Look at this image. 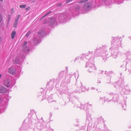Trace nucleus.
Wrapping results in <instances>:
<instances>
[{"label":"nucleus","mask_w":131,"mask_h":131,"mask_svg":"<svg viewBox=\"0 0 131 131\" xmlns=\"http://www.w3.org/2000/svg\"><path fill=\"white\" fill-rule=\"evenodd\" d=\"M88 71L90 72H93L96 69L95 65L90 67H87Z\"/></svg>","instance_id":"nucleus-14"},{"label":"nucleus","mask_w":131,"mask_h":131,"mask_svg":"<svg viewBox=\"0 0 131 131\" xmlns=\"http://www.w3.org/2000/svg\"><path fill=\"white\" fill-rule=\"evenodd\" d=\"M50 13V12H49V13H47L45 15H44V16H42L41 18V19H43V18H44L45 16H47L48 15V14H49V13Z\"/></svg>","instance_id":"nucleus-31"},{"label":"nucleus","mask_w":131,"mask_h":131,"mask_svg":"<svg viewBox=\"0 0 131 131\" xmlns=\"http://www.w3.org/2000/svg\"><path fill=\"white\" fill-rule=\"evenodd\" d=\"M103 71H100V72H99V73H103Z\"/></svg>","instance_id":"nucleus-42"},{"label":"nucleus","mask_w":131,"mask_h":131,"mask_svg":"<svg viewBox=\"0 0 131 131\" xmlns=\"http://www.w3.org/2000/svg\"><path fill=\"white\" fill-rule=\"evenodd\" d=\"M31 130H32V131H33V129H31Z\"/></svg>","instance_id":"nucleus-53"},{"label":"nucleus","mask_w":131,"mask_h":131,"mask_svg":"<svg viewBox=\"0 0 131 131\" xmlns=\"http://www.w3.org/2000/svg\"><path fill=\"white\" fill-rule=\"evenodd\" d=\"M97 1H98V0H96V1H95V3H97Z\"/></svg>","instance_id":"nucleus-46"},{"label":"nucleus","mask_w":131,"mask_h":131,"mask_svg":"<svg viewBox=\"0 0 131 131\" xmlns=\"http://www.w3.org/2000/svg\"><path fill=\"white\" fill-rule=\"evenodd\" d=\"M7 92L6 88L4 86H1L0 88V92L2 93H6Z\"/></svg>","instance_id":"nucleus-15"},{"label":"nucleus","mask_w":131,"mask_h":131,"mask_svg":"<svg viewBox=\"0 0 131 131\" xmlns=\"http://www.w3.org/2000/svg\"><path fill=\"white\" fill-rule=\"evenodd\" d=\"M2 38H1V37H0V42L2 40Z\"/></svg>","instance_id":"nucleus-44"},{"label":"nucleus","mask_w":131,"mask_h":131,"mask_svg":"<svg viewBox=\"0 0 131 131\" xmlns=\"http://www.w3.org/2000/svg\"><path fill=\"white\" fill-rule=\"evenodd\" d=\"M88 0H81L80 1L77 2L79 3H85L88 1Z\"/></svg>","instance_id":"nucleus-24"},{"label":"nucleus","mask_w":131,"mask_h":131,"mask_svg":"<svg viewBox=\"0 0 131 131\" xmlns=\"http://www.w3.org/2000/svg\"><path fill=\"white\" fill-rule=\"evenodd\" d=\"M72 1V0H68L66 1V4H68L70 2Z\"/></svg>","instance_id":"nucleus-35"},{"label":"nucleus","mask_w":131,"mask_h":131,"mask_svg":"<svg viewBox=\"0 0 131 131\" xmlns=\"http://www.w3.org/2000/svg\"><path fill=\"white\" fill-rule=\"evenodd\" d=\"M78 88V89H79V88L78 87V88Z\"/></svg>","instance_id":"nucleus-56"},{"label":"nucleus","mask_w":131,"mask_h":131,"mask_svg":"<svg viewBox=\"0 0 131 131\" xmlns=\"http://www.w3.org/2000/svg\"><path fill=\"white\" fill-rule=\"evenodd\" d=\"M27 42L26 41H25L23 43V51L25 52H26L27 50H29L28 48L26 47L25 48H24L25 46L27 44Z\"/></svg>","instance_id":"nucleus-16"},{"label":"nucleus","mask_w":131,"mask_h":131,"mask_svg":"<svg viewBox=\"0 0 131 131\" xmlns=\"http://www.w3.org/2000/svg\"><path fill=\"white\" fill-rule=\"evenodd\" d=\"M110 95L112 96H114V97H113V99H112V101L115 102H117L118 101V99L117 98V97H118V95L117 94H114L113 93H109Z\"/></svg>","instance_id":"nucleus-13"},{"label":"nucleus","mask_w":131,"mask_h":131,"mask_svg":"<svg viewBox=\"0 0 131 131\" xmlns=\"http://www.w3.org/2000/svg\"><path fill=\"white\" fill-rule=\"evenodd\" d=\"M33 40L34 41V42L35 44H37L40 42V40L39 39L37 38H34L33 39Z\"/></svg>","instance_id":"nucleus-17"},{"label":"nucleus","mask_w":131,"mask_h":131,"mask_svg":"<svg viewBox=\"0 0 131 131\" xmlns=\"http://www.w3.org/2000/svg\"><path fill=\"white\" fill-rule=\"evenodd\" d=\"M119 0H101L100 2L102 5H105L106 7L111 8L113 3H116L118 4L121 3Z\"/></svg>","instance_id":"nucleus-4"},{"label":"nucleus","mask_w":131,"mask_h":131,"mask_svg":"<svg viewBox=\"0 0 131 131\" xmlns=\"http://www.w3.org/2000/svg\"><path fill=\"white\" fill-rule=\"evenodd\" d=\"M111 99L110 98H107V97H105L104 99V101L108 102L111 101Z\"/></svg>","instance_id":"nucleus-19"},{"label":"nucleus","mask_w":131,"mask_h":131,"mask_svg":"<svg viewBox=\"0 0 131 131\" xmlns=\"http://www.w3.org/2000/svg\"><path fill=\"white\" fill-rule=\"evenodd\" d=\"M129 38H130V39H131V37H129Z\"/></svg>","instance_id":"nucleus-50"},{"label":"nucleus","mask_w":131,"mask_h":131,"mask_svg":"<svg viewBox=\"0 0 131 131\" xmlns=\"http://www.w3.org/2000/svg\"><path fill=\"white\" fill-rule=\"evenodd\" d=\"M46 34V32L44 29L39 30L38 34V36L40 38L45 35Z\"/></svg>","instance_id":"nucleus-12"},{"label":"nucleus","mask_w":131,"mask_h":131,"mask_svg":"<svg viewBox=\"0 0 131 131\" xmlns=\"http://www.w3.org/2000/svg\"><path fill=\"white\" fill-rule=\"evenodd\" d=\"M78 102L75 103L74 104V108H75V107H74V106L75 107V106H78H78H79V105H78V104H76ZM77 107H75V108H77Z\"/></svg>","instance_id":"nucleus-34"},{"label":"nucleus","mask_w":131,"mask_h":131,"mask_svg":"<svg viewBox=\"0 0 131 131\" xmlns=\"http://www.w3.org/2000/svg\"><path fill=\"white\" fill-rule=\"evenodd\" d=\"M91 89L94 90L95 89V88L94 87H92Z\"/></svg>","instance_id":"nucleus-43"},{"label":"nucleus","mask_w":131,"mask_h":131,"mask_svg":"<svg viewBox=\"0 0 131 131\" xmlns=\"http://www.w3.org/2000/svg\"><path fill=\"white\" fill-rule=\"evenodd\" d=\"M20 15H19L17 17V18L16 19L17 20H19V17H20Z\"/></svg>","instance_id":"nucleus-37"},{"label":"nucleus","mask_w":131,"mask_h":131,"mask_svg":"<svg viewBox=\"0 0 131 131\" xmlns=\"http://www.w3.org/2000/svg\"><path fill=\"white\" fill-rule=\"evenodd\" d=\"M98 89H97V91H98Z\"/></svg>","instance_id":"nucleus-54"},{"label":"nucleus","mask_w":131,"mask_h":131,"mask_svg":"<svg viewBox=\"0 0 131 131\" xmlns=\"http://www.w3.org/2000/svg\"><path fill=\"white\" fill-rule=\"evenodd\" d=\"M62 4L61 3H59L58 4H56V6H61L62 5Z\"/></svg>","instance_id":"nucleus-33"},{"label":"nucleus","mask_w":131,"mask_h":131,"mask_svg":"<svg viewBox=\"0 0 131 131\" xmlns=\"http://www.w3.org/2000/svg\"><path fill=\"white\" fill-rule=\"evenodd\" d=\"M99 121H100L101 122V123H103V124H104V121L103 120V119L102 118V117L100 118L99 119Z\"/></svg>","instance_id":"nucleus-27"},{"label":"nucleus","mask_w":131,"mask_h":131,"mask_svg":"<svg viewBox=\"0 0 131 131\" xmlns=\"http://www.w3.org/2000/svg\"><path fill=\"white\" fill-rule=\"evenodd\" d=\"M103 97H101L100 99V101L101 102H103Z\"/></svg>","instance_id":"nucleus-32"},{"label":"nucleus","mask_w":131,"mask_h":131,"mask_svg":"<svg viewBox=\"0 0 131 131\" xmlns=\"http://www.w3.org/2000/svg\"><path fill=\"white\" fill-rule=\"evenodd\" d=\"M11 10L13 11V12L12 13H13V8H12V9Z\"/></svg>","instance_id":"nucleus-47"},{"label":"nucleus","mask_w":131,"mask_h":131,"mask_svg":"<svg viewBox=\"0 0 131 131\" xmlns=\"http://www.w3.org/2000/svg\"><path fill=\"white\" fill-rule=\"evenodd\" d=\"M3 106H4V108H4L5 109V108H6V107H5V105H4H4H3Z\"/></svg>","instance_id":"nucleus-45"},{"label":"nucleus","mask_w":131,"mask_h":131,"mask_svg":"<svg viewBox=\"0 0 131 131\" xmlns=\"http://www.w3.org/2000/svg\"><path fill=\"white\" fill-rule=\"evenodd\" d=\"M120 38L119 37L114 38L112 41V47L110 49L112 50V55L113 57L116 59L118 57L119 52L118 48L121 45L119 41Z\"/></svg>","instance_id":"nucleus-1"},{"label":"nucleus","mask_w":131,"mask_h":131,"mask_svg":"<svg viewBox=\"0 0 131 131\" xmlns=\"http://www.w3.org/2000/svg\"><path fill=\"white\" fill-rule=\"evenodd\" d=\"M34 126L33 125L32 126V127H31V128H33L34 127Z\"/></svg>","instance_id":"nucleus-48"},{"label":"nucleus","mask_w":131,"mask_h":131,"mask_svg":"<svg viewBox=\"0 0 131 131\" xmlns=\"http://www.w3.org/2000/svg\"><path fill=\"white\" fill-rule=\"evenodd\" d=\"M101 92V91H98V93H99V92Z\"/></svg>","instance_id":"nucleus-51"},{"label":"nucleus","mask_w":131,"mask_h":131,"mask_svg":"<svg viewBox=\"0 0 131 131\" xmlns=\"http://www.w3.org/2000/svg\"><path fill=\"white\" fill-rule=\"evenodd\" d=\"M81 90L82 91H84L86 90L85 87L83 86H81ZM89 90V89H87V91H88V90Z\"/></svg>","instance_id":"nucleus-22"},{"label":"nucleus","mask_w":131,"mask_h":131,"mask_svg":"<svg viewBox=\"0 0 131 131\" xmlns=\"http://www.w3.org/2000/svg\"><path fill=\"white\" fill-rule=\"evenodd\" d=\"M75 104L79 105H80V106L78 105L77 106H74L75 107H79L81 109L85 110H86L87 109V105L86 104H82L81 103L79 102H78Z\"/></svg>","instance_id":"nucleus-8"},{"label":"nucleus","mask_w":131,"mask_h":131,"mask_svg":"<svg viewBox=\"0 0 131 131\" xmlns=\"http://www.w3.org/2000/svg\"><path fill=\"white\" fill-rule=\"evenodd\" d=\"M20 69L19 66L15 64L12 67L10 68L9 69L8 72L10 74L15 75L16 76V78H18L19 77V75L18 73L17 72V71L20 72Z\"/></svg>","instance_id":"nucleus-5"},{"label":"nucleus","mask_w":131,"mask_h":131,"mask_svg":"<svg viewBox=\"0 0 131 131\" xmlns=\"http://www.w3.org/2000/svg\"><path fill=\"white\" fill-rule=\"evenodd\" d=\"M125 89H127V91L128 92H129L130 91L129 87L127 86L125 87Z\"/></svg>","instance_id":"nucleus-28"},{"label":"nucleus","mask_w":131,"mask_h":131,"mask_svg":"<svg viewBox=\"0 0 131 131\" xmlns=\"http://www.w3.org/2000/svg\"><path fill=\"white\" fill-rule=\"evenodd\" d=\"M26 7V5H20V7L21 8H24Z\"/></svg>","instance_id":"nucleus-29"},{"label":"nucleus","mask_w":131,"mask_h":131,"mask_svg":"<svg viewBox=\"0 0 131 131\" xmlns=\"http://www.w3.org/2000/svg\"><path fill=\"white\" fill-rule=\"evenodd\" d=\"M126 106V104H125L124 105V106H122V107L125 110V109H126L125 107Z\"/></svg>","instance_id":"nucleus-36"},{"label":"nucleus","mask_w":131,"mask_h":131,"mask_svg":"<svg viewBox=\"0 0 131 131\" xmlns=\"http://www.w3.org/2000/svg\"><path fill=\"white\" fill-rule=\"evenodd\" d=\"M16 34V32L15 31H13L11 34V38L12 39H13L15 36Z\"/></svg>","instance_id":"nucleus-20"},{"label":"nucleus","mask_w":131,"mask_h":131,"mask_svg":"<svg viewBox=\"0 0 131 131\" xmlns=\"http://www.w3.org/2000/svg\"><path fill=\"white\" fill-rule=\"evenodd\" d=\"M18 20L16 19L15 21L14 22V25H13L14 27L15 28L16 27L18 23Z\"/></svg>","instance_id":"nucleus-23"},{"label":"nucleus","mask_w":131,"mask_h":131,"mask_svg":"<svg viewBox=\"0 0 131 131\" xmlns=\"http://www.w3.org/2000/svg\"><path fill=\"white\" fill-rule=\"evenodd\" d=\"M67 14L65 13L60 14L58 18L59 21L61 23L66 21L67 19L68 18L67 17Z\"/></svg>","instance_id":"nucleus-7"},{"label":"nucleus","mask_w":131,"mask_h":131,"mask_svg":"<svg viewBox=\"0 0 131 131\" xmlns=\"http://www.w3.org/2000/svg\"><path fill=\"white\" fill-rule=\"evenodd\" d=\"M93 3L92 2H87L84 3L83 6V9L82 10L80 6L76 7L73 12L74 14L78 15L80 13L84 14L89 11L92 8Z\"/></svg>","instance_id":"nucleus-2"},{"label":"nucleus","mask_w":131,"mask_h":131,"mask_svg":"<svg viewBox=\"0 0 131 131\" xmlns=\"http://www.w3.org/2000/svg\"><path fill=\"white\" fill-rule=\"evenodd\" d=\"M2 16L0 15V22L2 21Z\"/></svg>","instance_id":"nucleus-39"},{"label":"nucleus","mask_w":131,"mask_h":131,"mask_svg":"<svg viewBox=\"0 0 131 131\" xmlns=\"http://www.w3.org/2000/svg\"><path fill=\"white\" fill-rule=\"evenodd\" d=\"M31 32V31H29L26 34L25 36L26 37H28L29 35L30 34Z\"/></svg>","instance_id":"nucleus-26"},{"label":"nucleus","mask_w":131,"mask_h":131,"mask_svg":"<svg viewBox=\"0 0 131 131\" xmlns=\"http://www.w3.org/2000/svg\"><path fill=\"white\" fill-rule=\"evenodd\" d=\"M0 1L2 2L3 1V0H0Z\"/></svg>","instance_id":"nucleus-49"},{"label":"nucleus","mask_w":131,"mask_h":131,"mask_svg":"<svg viewBox=\"0 0 131 131\" xmlns=\"http://www.w3.org/2000/svg\"><path fill=\"white\" fill-rule=\"evenodd\" d=\"M71 77L70 75H67L66 78V80H68V81L67 82L68 83L70 82V78Z\"/></svg>","instance_id":"nucleus-25"},{"label":"nucleus","mask_w":131,"mask_h":131,"mask_svg":"<svg viewBox=\"0 0 131 131\" xmlns=\"http://www.w3.org/2000/svg\"><path fill=\"white\" fill-rule=\"evenodd\" d=\"M28 131H29V130H28Z\"/></svg>","instance_id":"nucleus-58"},{"label":"nucleus","mask_w":131,"mask_h":131,"mask_svg":"<svg viewBox=\"0 0 131 131\" xmlns=\"http://www.w3.org/2000/svg\"><path fill=\"white\" fill-rule=\"evenodd\" d=\"M79 57H77L76 58H75V60H74V62H75L76 60H78V59H79Z\"/></svg>","instance_id":"nucleus-40"},{"label":"nucleus","mask_w":131,"mask_h":131,"mask_svg":"<svg viewBox=\"0 0 131 131\" xmlns=\"http://www.w3.org/2000/svg\"><path fill=\"white\" fill-rule=\"evenodd\" d=\"M94 57L92 58V59H91V60L88 61L86 63V67H90L91 66L94 65Z\"/></svg>","instance_id":"nucleus-9"},{"label":"nucleus","mask_w":131,"mask_h":131,"mask_svg":"<svg viewBox=\"0 0 131 131\" xmlns=\"http://www.w3.org/2000/svg\"><path fill=\"white\" fill-rule=\"evenodd\" d=\"M79 91V90H77V92H78V91Z\"/></svg>","instance_id":"nucleus-52"},{"label":"nucleus","mask_w":131,"mask_h":131,"mask_svg":"<svg viewBox=\"0 0 131 131\" xmlns=\"http://www.w3.org/2000/svg\"><path fill=\"white\" fill-rule=\"evenodd\" d=\"M56 21L55 18H53L52 19H51L50 21V25H52L55 23Z\"/></svg>","instance_id":"nucleus-18"},{"label":"nucleus","mask_w":131,"mask_h":131,"mask_svg":"<svg viewBox=\"0 0 131 131\" xmlns=\"http://www.w3.org/2000/svg\"><path fill=\"white\" fill-rule=\"evenodd\" d=\"M92 105L91 103L88 102L87 105V108L88 109L91 108L92 107Z\"/></svg>","instance_id":"nucleus-21"},{"label":"nucleus","mask_w":131,"mask_h":131,"mask_svg":"<svg viewBox=\"0 0 131 131\" xmlns=\"http://www.w3.org/2000/svg\"><path fill=\"white\" fill-rule=\"evenodd\" d=\"M101 83V81L100 80H98L97 81V83Z\"/></svg>","instance_id":"nucleus-41"},{"label":"nucleus","mask_w":131,"mask_h":131,"mask_svg":"<svg viewBox=\"0 0 131 131\" xmlns=\"http://www.w3.org/2000/svg\"><path fill=\"white\" fill-rule=\"evenodd\" d=\"M23 55L22 54L21 56H18L15 58V59L13 60V62L15 64H19V59H21L23 57Z\"/></svg>","instance_id":"nucleus-11"},{"label":"nucleus","mask_w":131,"mask_h":131,"mask_svg":"<svg viewBox=\"0 0 131 131\" xmlns=\"http://www.w3.org/2000/svg\"><path fill=\"white\" fill-rule=\"evenodd\" d=\"M93 51H89L88 52L86 53L85 54H82L80 58V60H85L86 59H88L89 61L91 60L92 59Z\"/></svg>","instance_id":"nucleus-6"},{"label":"nucleus","mask_w":131,"mask_h":131,"mask_svg":"<svg viewBox=\"0 0 131 131\" xmlns=\"http://www.w3.org/2000/svg\"><path fill=\"white\" fill-rule=\"evenodd\" d=\"M126 61L127 64L128 63V62L131 63V60L130 59H126Z\"/></svg>","instance_id":"nucleus-30"},{"label":"nucleus","mask_w":131,"mask_h":131,"mask_svg":"<svg viewBox=\"0 0 131 131\" xmlns=\"http://www.w3.org/2000/svg\"><path fill=\"white\" fill-rule=\"evenodd\" d=\"M111 72H107L106 71H105V74L106 75H107V74H110V73Z\"/></svg>","instance_id":"nucleus-38"},{"label":"nucleus","mask_w":131,"mask_h":131,"mask_svg":"<svg viewBox=\"0 0 131 131\" xmlns=\"http://www.w3.org/2000/svg\"><path fill=\"white\" fill-rule=\"evenodd\" d=\"M52 102V101H49V102Z\"/></svg>","instance_id":"nucleus-57"},{"label":"nucleus","mask_w":131,"mask_h":131,"mask_svg":"<svg viewBox=\"0 0 131 131\" xmlns=\"http://www.w3.org/2000/svg\"><path fill=\"white\" fill-rule=\"evenodd\" d=\"M9 16V18L10 19V16Z\"/></svg>","instance_id":"nucleus-55"},{"label":"nucleus","mask_w":131,"mask_h":131,"mask_svg":"<svg viewBox=\"0 0 131 131\" xmlns=\"http://www.w3.org/2000/svg\"><path fill=\"white\" fill-rule=\"evenodd\" d=\"M86 121L88 123H92V119L91 117V115L89 113H87Z\"/></svg>","instance_id":"nucleus-10"},{"label":"nucleus","mask_w":131,"mask_h":131,"mask_svg":"<svg viewBox=\"0 0 131 131\" xmlns=\"http://www.w3.org/2000/svg\"><path fill=\"white\" fill-rule=\"evenodd\" d=\"M15 83V80L12 79L11 76L8 74L6 76L3 82L5 86L8 88H11L14 86Z\"/></svg>","instance_id":"nucleus-3"}]
</instances>
